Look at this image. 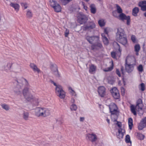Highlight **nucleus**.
<instances>
[{
  "label": "nucleus",
  "mask_w": 146,
  "mask_h": 146,
  "mask_svg": "<svg viewBox=\"0 0 146 146\" xmlns=\"http://www.w3.org/2000/svg\"><path fill=\"white\" fill-rule=\"evenodd\" d=\"M85 38L90 44H92L91 46L92 50H98L103 48V45L98 36L86 35Z\"/></svg>",
  "instance_id": "1"
},
{
  "label": "nucleus",
  "mask_w": 146,
  "mask_h": 146,
  "mask_svg": "<svg viewBox=\"0 0 146 146\" xmlns=\"http://www.w3.org/2000/svg\"><path fill=\"white\" fill-rule=\"evenodd\" d=\"M116 39L117 41L125 46L127 44L128 41L126 34L123 29L119 28L117 29L116 33Z\"/></svg>",
  "instance_id": "2"
},
{
  "label": "nucleus",
  "mask_w": 146,
  "mask_h": 146,
  "mask_svg": "<svg viewBox=\"0 0 146 146\" xmlns=\"http://www.w3.org/2000/svg\"><path fill=\"white\" fill-rule=\"evenodd\" d=\"M35 110V115L37 117H46L50 114L49 110L45 108H36Z\"/></svg>",
  "instance_id": "3"
},
{
  "label": "nucleus",
  "mask_w": 146,
  "mask_h": 146,
  "mask_svg": "<svg viewBox=\"0 0 146 146\" xmlns=\"http://www.w3.org/2000/svg\"><path fill=\"white\" fill-rule=\"evenodd\" d=\"M143 105L142 100L141 99H139L136 102V104L135 106L133 105L130 106L131 111L134 115H136L137 113L135 111L136 108L137 109L138 111L142 110Z\"/></svg>",
  "instance_id": "4"
},
{
  "label": "nucleus",
  "mask_w": 146,
  "mask_h": 146,
  "mask_svg": "<svg viewBox=\"0 0 146 146\" xmlns=\"http://www.w3.org/2000/svg\"><path fill=\"white\" fill-rule=\"evenodd\" d=\"M116 7L117 9V11L118 13H120L119 17L121 20L123 21L124 20H126L127 24V25H130V17L129 16H127L125 14L122 13V10L121 7L118 5H116Z\"/></svg>",
  "instance_id": "5"
},
{
  "label": "nucleus",
  "mask_w": 146,
  "mask_h": 146,
  "mask_svg": "<svg viewBox=\"0 0 146 146\" xmlns=\"http://www.w3.org/2000/svg\"><path fill=\"white\" fill-rule=\"evenodd\" d=\"M53 84L56 87L55 90L56 95L61 99L64 98L65 96V92L63 90L62 86L59 85H57L55 82Z\"/></svg>",
  "instance_id": "6"
},
{
  "label": "nucleus",
  "mask_w": 146,
  "mask_h": 146,
  "mask_svg": "<svg viewBox=\"0 0 146 146\" xmlns=\"http://www.w3.org/2000/svg\"><path fill=\"white\" fill-rule=\"evenodd\" d=\"M23 90V93L25 98L28 101H30L33 99V96L29 93V89L27 87L28 86H25Z\"/></svg>",
  "instance_id": "7"
},
{
  "label": "nucleus",
  "mask_w": 146,
  "mask_h": 146,
  "mask_svg": "<svg viewBox=\"0 0 146 146\" xmlns=\"http://www.w3.org/2000/svg\"><path fill=\"white\" fill-rule=\"evenodd\" d=\"M17 87L21 89L24 86H28L29 84L26 79L21 78L16 80Z\"/></svg>",
  "instance_id": "8"
},
{
  "label": "nucleus",
  "mask_w": 146,
  "mask_h": 146,
  "mask_svg": "<svg viewBox=\"0 0 146 146\" xmlns=\"http://www.w3.org/2000/svg\"><path fill=\"white\" fill-rule=\"evenodd\" d=\"M111 95L115 100H117L119 99L120 96L119 92V91L117 88L114 87L110 91Z\"/></svg>",
  "instance_id": "9"
},
{
  "label": "nucleus",
  "mask_w": 146,
  "mask_h": 146,
  "mask_svg": "<svg viewBox=\"0 0 146 146\" xmlns=\"http://www.w3.org/2000/svg\"><path fill=\"white\" fill-rule=\"evenodd\" d=\"M88 20L86 16L83 14H81L78 18V22L81 24L85 23Z\"/></svg>",
  "instance_id": "10"
},
{
  "label": "nucleus",
  "mask_w": 146,
  "mask_h": 146,
  "mask_svg": "<svg viewBox=\"0 0 146 146\" xmlns=\"http://www.w3.org/2000/svg\"><path fill=\"white\" fill-rule=\"evenodd\" d=\"M86 139L89 140L92 142L95 141L97 139L96 135L94 133L88 134L86 136Z\"/></svg>",
  "instance_id": "11"
},
{
  "label": "nucleus",
  "mask_w": 146,
  "mask_h": 146,
  "mask_svg": "<svg viewBox=\"0 0 146 146\" xmlns=\"http://www.w3.org/2000/svg\"><path fill=\"white\" fill-rule=\"evenodd\" d=\"M125 68L126 71L128 73H130L133 70L134 67L133 64H127V60L126 59L125 64Z\"/></svg>",
  "instance_id": "12"
},
{
  "label": "nucleus",
  "mask_w": 146,
  "mask_h": 146,
  "mask_svg": "<svg viewBox=\"0 0 146 146\" xmlns=\"http://www.w3.org/2000/svg\"><path fill=\"white\" fill-rule=\"evenodd\" d=\"M139 6L141 7V10L143 11H146V1H144L139 2L138 3ZM144 16L146 17V12L144 14Z\"/></svg>",
  "instance_id": "13"
},
{
  "label": "nucleus",
  "mask_w": 146,
  "mask_h": 146,
  "mask_svg": "<svg viewBox=\"0 0 146 146\" xmlns=\"http://www.w3.org/2000/svg\"><path fill=\"white\" fill-rule=\"evenodd\" d=\"M146 126V117L143 118L139 123L138 128L139 130H142Z\"/></svg>",
  "instance_id": "14"
},
{
  "label": "nucleus",
  "mask_w": 146,
  "mask_h": 146,
  "mask_svg": "<svg viewBox=\"0 0 146 146\" xmlns=\"http://www.w3.org/2000/svg\"><path fill=\"white\" fill-rule=\"evenodd\" d=\"M106 88L104 86H100L98 88V92L100 96L104 97L106 94Z\"/></svg>",
  "instance_id": "15"
},
{
  "label": "nucleus",
  "mask_w": 146,
  "mask_h": 146,
  "mask_svg": "<svg viewBox=\"0 0 146 146\" xmlns=\"http://www.w3.org/2000/svg\"><path fill=\"white\" fill-rule=\"evenodd\" d=\"M13 64L17 65V64H15L11 62H9L7 63L3 66V68L4 70L7 71L11 68L12 65Z\"/></svg>",
  "instance_id": "16"
},
{
  "label": "nucleus",
  "mask_w": 146,
  "mask_h": 146,
  "mask_svg": "<svg viewBox=\"0 0 146 146\" xmlns=\"http://www.w3.org/2000/svg\"><path fill=\"white\" fill-rule=\"evenodd\" d=\"M51 70L53 74L56 77H60V74L58 71L57 67L56 65L54 66L53 65H52Z\"/></svg>",
  "instance_id": "17"
},
{
  "label": "nucleus",
  "mask_w": 146,
  "mask_h": 146,
  "mask_svg": "<svg viewBox=\"0 0 146 146\" xmlns=\"http://www.w3.org/2000/svg\"><path fill=\"white\" fill-rule=\"evenodd\" d=\"M123 130L122 128H120L118 129V133H117L116 135L117 137L119 139H120L123 138V132H122ZM124 131V133L125 132V130H123Z\"/></svg>",
  "instance_id": "18"
},
{
  "label": "nucleus",
  "mask_w": 146,
  "mask_h": 146,
  "mask_svg": "<svg viewBox=\"0 0 146 146\" xmlns=\"http://www.w3.org/2000/svg\"><path fill=\"white\" fill-rule=\"evenodd\" d=\"M30 66L33 70L35 72H36L38 73L40 72V70L37 67L36 65L33 63H31L30 64Z\"/></svg>",
  "instance_id": "19"
},
{
  "label": "nucleus",
  "mask_w": 146,
  "mask_h": 146,
  "mask_svg": "<svg viewBox=\"0 0 146 146\" xmlns=\"http://www.w3.org/2000/svg\"><path fill=\"white\" fill-rule=\"evenodd\" d=\"M96 67L94 65L92 64L90 66L89 69V72L91 74H93L95 72Z\"/></svg>",
  "instance_id": "20"
},
{
  "label": "nucleus",
  "mask_w": 146,
  "mask_h": 146,
  "mask_svg": "<svg viewBox=\"0 0 146 146\" xmlns=\"http://www.w3.org/2000/svg\"><path fill=\"white\" fill-rule=\"evenodd\" d=\"M23 118L25 120H27L29 117V113L27 111H23L22 114Z\"/></svg>",
  "instance_id": "21"
},
{
  "label": "nucleus",
  "mask_w": 146,
  "mask_h": 146,
  "mask_svg": "<svg viewBox=\"0 0 146 146\" xmlns=\"http://www.w3.org/2000/svg\"><path fill=\"white\" fill-rule=\"evenodd\" d=\"M139 9L138 7H135L133 9L132 15L135 17L137 16V13L139 12Z\"/></svg>",
  "instance_id": "22"
},
{
  "label": "nucleus",
  "mask_w": 146,
  "mask_h": 146,
  "mask_svg": "<svg viewBox=\"0 0 146 146\" xmlns=\"http://www.w3.org/2000/svg\"><path fill=\"white\" fill-rule=\"evenodd\" d=\"M10 5L11 7L14 8L16 11H19V5L18 4L11 3Z\"/></svg>",
  "instance_id": "23"
},
{
  "label": "nucleus",
  "mask_w": 146,
  "mask_h": 146,
  "mask_svg": "<svg viewBox=\"0 0 146 146\" xmlns=\"http://www.w3.org/2000/svg\"><path fill=\"white\" fill-rule=\"evenodd\" d=\"M54 11L56 12H59L61 11V7L60 6L58 3L54 7Z\"/></svg>",
  "instance_id": "24"
},
{
  "label": "nucleus",
  "mask_w": 146,
  "mask_h": 146,
  "mask_svg": "<svg viewBox=\"0 0 146 146\" xmlns=\"http://www.w3.org/2000/svg\"><path fill=\"white\" fill-rule=\"evenodd\" d=\"M90 7L91 13L93 14H95L96 12L95 5L94 4H92L90 5Z\"/></svg>",
  "instance_id": "25"
},
{
  "label": "nucleus",
  "mask_w": 146,
  "mask_h": 146,
  "mask_svg": "<svg viewBox=\"0 0 146 146\" xmlns=\"http://www.w3.org/2000/svg\"><path fill=\"white\" fill-rule=\"evenodd\" d=\"M133 121L131 118H129L128 119V123L129 129L130 130L132 129V127L133 125Z\"/></svg>",
  "instance_id": "26"
},
{
  "label": "nucleus",
  "mask_w": 146,
  "mask_h": 146,
  "mask_svg": "<svg viewBox=\"0 0 146 146\" xmlns=\"http://www.w3.org/2000/svg\"><path fill=\"white\" fill-rule=\"evenodd\" d=\"M33 14L31 11L29 10H28L27 11L26 13V17L27 18L31 19L33 17Z\"/></svg>",
  "instance_id": "27"
},
{
  "label": "nucleus",
  "mask_w": 146,
  "mask_h": 146,
  "mask_svg": "<svg viewBox=\"0 0 146 146\" xmlns=\"http://www.w3.org/2000/svg\"><path fill=\"white\" fill-rule=\"evenodd\" d=\"M98 23L99 25L101 27L104 26L105 24V23L103 19H101L99 20L98 22Z\"/></svg>",
  "instance_id": "28"
},
{
  "label": "nucleus",
  "mask_w": 146,
  "mask_h": 146,
  "mask_svg": "<svg viewBox=\"0 0 146 146\" xmlns=\"http://www.w3.org/2000/svg\"><path fill=\"white\" fill-rule=\"evenodd\" d=\"M72 0H59L60 2L62 4L64 5H65Z\"/></svg>",
  "instance_id": "29"
},
{
  "label": "nucleus",
  "mask_w": 146,
  "mask_h": 146,
  "mask_svg": "<svg viewBox=\"0 0 146 146\" xmlns=\"http://www.w3.org/2000/svg\"><path fill=\"white\" fill-rule=\"evenodd\" d=\"M137 137L138 139L141 140H142L144 139L145 137L144 135L140 133H137Z\"/></svg>",
  "instance_id": "30"
},
{
  "label": "nucleus",
  "mask_w": 146,
  "mask_h": 146,
  "mask_svg": "<svg viewBox=\"0 0 146 146\" xmlns=\"http://www.w3.org/2000/svg\"><path fill=\"white\" fill-rule=\"evenodd\" d=\"M1 106L2 108L5 110L6 111L9 110L10 109L9 106L7 104H1Z\"/></svg>",
  "instance_id": "31"
},
{
  "label": "nucleus",
  "mask_w": 146,
  "mask_h": 146,
  "mask_svg": "<svg viewBox=\"0 0 146 146\" xmlns=\"http://www.w3.org/2000/svg\"><path fill=\"white\" fill-rule=\"evenodd\" d=\"M57 4L58 3L56 1L52 0L51 1H50V5L51 7H52L53 8H54V7H55Z\"/></svg>",
  "instance_id": "32"
},
{
  "label": "nucleus",
  "mask_w": 146,
  "mask_h": 146,
  "mask_svg": "<svg viewBox=\"0 0 146 146\" xmlns=\"http://www.w3.org/2000/svg\"><path fill=\"white\" fill-rule=\"evenodd\" d=\"M88 26L89 29H94L96 26L95 24L93 22L90 23Z\"/></svg>",
  "instance_id": "33"
},
{
  "label": "nucleus",
  "mask_w": 146,
  "mask_h": 146,
  "mask_svg": "<svg viewBox=\"0 0 146 146\" xmlns=\"http://www.w3.org/2000/svg\"><path fill=\"white\" fill-rule=\"evenodd\" d=\"M135 51V52H139L140 49V47L139 44H137L134 46Z\"/></svg>",
  "instance_id": "34"
},
{
  "label": "nucleus",
  "mask_w": 146,
  "mask_h": 146,
  "mask_svg": "<svg viewBox=\"0 0 146 146\" xmlns=\"http://www.w3.org/2000/svg\"><path fill=\"white\" fill-rule=\"evenodd\" d=\"M125 141L126 143H131V141H130V137L129 135H127L125 136Z\"/></svg>",
  "instance_id": "35"
},
{
  "label": "nucleus",
  "mask_w": 146,
  "mask_h": 146,
  "mask_svg": "<svg viewBox=\"0 0 146 146\" xmlns=\"http://www.w3.org/2000/svg\"><path fill=\"white\" fill-rule=\"evenodd\" d=\"M117 109H115L112 110H110V112L111 115H117L118 113V112L117 110Z\"/></svg>",
  "instance_id": "36"
},
{
  "label": "nucleus",
  "mask_w": 146,
  "mask_h": 146,
  "mask_svg": "<svg viewBox=\"0 0 146 146\" xmlns=\"http://www.w3.org/2000/svg\"><path fill=\"white\" fill-rule=\"evenodd\" d=\"M70 109L72 111H76L77 109V106L75 104H73L70 107Z\"/></svg>",
  "instance_id": "37"
},
{
  "label": "nucleus",
  "mask_w": 146,
  "mask_h": 146,
  "mask_svg": "<svg viewBox=\"0 0 146 146\" xmlns=\"http://www.w3.org/2000/svg\"><path fill=\"white\" fill-rule=\"evenodd\" d=\"M109 109L110 110H112L113 109H117V108L116 104H113L110 106Z\"/></svg>",
  "instance_id": "38"
},
{
  "label": "nucleus",
  "mask_w": 146,
  "mask_h": 146,
  "mask_svg": "<svg viewBox=\"0 0 146 146\" xmlns=\"http://www.w3.org/2000/svg\"><path fill=\"white\" fill-rule=\"evenodd\" d=\"M103 42L104 44L107 45L109 43V41L107 37L102 38Z\"/></svg>",
  "instance_id": "39"
},
{
  "label": "nucleus",
  "mask_w": 146,
  "mask_h": 146,
  "mask_svg": "<svg viewBox=\"0 0 146 146\" xmlns=\"http://www.w3.org/2000/svg\"><path fill=\"white\" fill-rule=\"evenodd\" d=\"M68 89L69 90H70V92L72 96H76V95L75 92L72 89L71 87H69Z\"/></svg>",
  "instance_id": "40"
},
{
  "label": "nucleus",
  "mask_w": 146,
  "mask_h": 146,
  "mask_svg": "<svg viewBox=\"0 0 146 146\" xmlns=\"http://www.w3.org/2000/svg\"><path fill=\"white\" fill-rule=\"evenodd\" d=\"M140 89L142 91H144L145 90V85L144 83H141L140 85Z\"/></svg>",
  "instance_id": "41"
},
{
  "label": "nucleus",
  "mask_w": 146,
  "mask_h": 146,
  "mask_svg": "<svg viewBox=\"0 0 146 146\" xmlns=\"http://www.w3.org/2000/svg\"><path fill=\"white\" fill-rule=\"evenodd\" d=\"M138 71L141 72H142L143 71V67L141 64L139 65L137 67Z\"/></svg>",
  "instance_id": "42"
},
{
  "label": "nucleus",
  "mask_w": 146,
  "mask_h": 146,
  "mask_svg": "<svg viewBox=\"0 0 146 146\" xmlns=\"http://www.w3.org/2000/svg\"><path fill=\"white\" fill-rule=\"evenodd\" d=\"M81 29L84 31H86L87 30H89L88 25H84L82 27Z\"/></svg>",
  "instance_id": "43"
},
{
  "label": "nucleus",
  "mask_w": 146,
  "mask_h": 146,
  "mask_svg": "<svg viewBox=\"0 0 146 146\" xmlns=\"http://www.w3.org/2000/svg\"><path fill=\"white\" fill-rule=\"evenodd\" d=\"M21 5L22 7H24V9H26L27 8L28 6L27 4L25 3H21Z\"/></svg>",
  "instance_id": "44"
},
{
  "label": "nucleus",
  "mask_w": 146,
  "mask_h": 146,
  "mask_svg": "<svg viewBox=\"0 0 146 146\" xmlns=\"http://www.w3.org/2000/svg\"><path fill=\"white\" fill-rule=\"evenodd\" d=\"M56 122L59 124H61L63 123V120L62 119H57Z\"/></svg>",
  "instance_id": "45"
},
{
  "label": "nucleus",
  "mask_w": 146,
  "mask_h": 146,
  "mask_svg": "<svg viewBox=\"0 0 146 146\" xmlns=\"http://www.w3.org/2000/svg\"><path fill=\"white\" fill-rule=\"evenodd\" d=\"M131 40L132 42L135 43L136 42V38L135 35H132L131 36Z\"/></svg>",
  "instance_id": "46"
},
{
  "label": "nucleus",
  "mask_w": 146,
  "mask_h": 146,
  "mask_svg": "<svg viewBox=\"0 0 146 146\" xmlns=\"http://www.w3.org/2000/svg\"><path fill=\"white\" fill-rule=\"evenodd\" d=\"M69 30L67 29H66L65 32L64 33V35L66 37H68V36L69 34Z\"/></svg>",
  "instance_id": "47"
},
{
  "label": "nucleus",
  "mask_w": 146,
  "mask_h": 146,
  "mask_svg": "<svg viewBox=\"0 0 146 146\" xmlns=\"http://www.w3.org/2000/svg\"><path fill=\"white\" fill-rule=\"evenodd\" d=\"M115 73L118 75L119 77H120L121 76V74L120 72L118 69H116Z\"/></svg>",
  "instance_id": "48"
},
{
  "label": "nucleus",
  "mask_w": 146,
  "mask_h": 146,
  "mask_svg": "<svg viewBox=\"0 0 146 146\" xmlns=\"http://www.w3.org/2000/svg\"><path fill=\"white\" fill-rule=\"evenodd\" d=\"M111 56L113 58H116V53L115 52H112L111 53Z\"/></svg>",
  "instance_id": "49"
},
{
  "label": "nucleus",
  "mask_w": 146,
  "mask_h": 146,
  "mask_svg": "<svg viewBox=\"0 0 146 146\" xmlns=\"http://www.w3.org/2000/svg\"><path fill=\"white\" fill-rule=\"evenodd\" d=\"M116 124L119 127V129L121 128V122L117 121V123H116Z\"/></svg>",
  "instance_id": "50"
},
{
  "label": "nucleus",
  "mask_w": 146,
  "mask_h": 146,
  "mask_svg": "<svg viewBox=\"0 0 146 146\" xmlns=\"http://www.w3.org/2000/svg\"><path fill=\"white\" fill-rule=\"evenodd\" d=\"M101 36H102V39L107 37V35L106 34H105V33H102L101 34Z\"/></svg>",
  "instance_id": "51"
},
{
  "label": "nucleus",
  "mask_w": 146,
  "mask_h": 146,
  "mask_svg": "<svg viewBox=\"0 0 146 146\" xmlns=\"http://www.w3.org/2000/svg\"><path fill=\"white\" fill-rule=\"evenodd\" d=\"M103 144L102 143H96V146H103Z\"/></svg>",
  "instance_id": "52"
},
{
  "label": "nucleus",
  "mask_w": 146,
  "mask_h": 146,
  "mask_svg": "<svg viewBox=\"0 0 146 146\" xmlns=\"http://www.w3.org/2000/svg\"><path fill=\"white\" fill-rule=\"evenodd\" d=\"M14 92L15 93L18 95H19L21 93V91L19 90L18 91H15Z\"/></svg>",
  "instance_id": "53"
},
{
  "label": "nucleus",
  "mask_w": 146,
  "mask_h": 146,
  "mask_svg": "<svg viewBox=\"0 0 146 146\" xmlns=\"http://www.w3.org/2000/svg\"><path fill=\"white\" fill-rule=\"evenodd\" d=\"M121 94L122 95H124L125 92H124V88H121Z\"/></svg>",
  "instance_id": "54"
},
{
  "label": "nucleus",
  "mask_w": 146,
  "mask_h": 146,
  "mask_svg": "<svg viewBox=\"0 0 146 146\" xmlns=\"http://www.w3.org/2000/svg\"><path fill=\"white\" fill-rule=\"evenodd\" d=\"M104 33H105V34H106L107 35H108V32L107 31L106 29H104Z\"/></svg>",
  "instance_id": "55"
},
{
  "label": "nucleus",
  "mask_w": 146,
  "mask_h": 146,
  "mask_svg": "<svg viewBox=\"0 0 146 146\" xmlns=\"http://www.w3.org/2000/svg\"><path fill=\"white\" fill-rule=\"evenodd\" d=\"M113 68L112 67L109 68H108V70H105V71H106V72H107V71H110L112 70Z\"/></svg>",
  "instance_id": "56"
},
{
  "label": "nucleus",
  "mask_w": 146,
  "mask_h": 146,
  "mask_svg": "<svg viewBox=\"0 0 146 146\" xmlns=\"http://www.w3.org/2000/svg\"><path fill=\"white\" fill-rule=\"evenodd\" d=\"M121 71L122 73L123 74V70H124L123 67L122 66H121Z\"/></svg>",
  "instance_id": "57"
},
{
  "label": "nucleus",
  "mask_w": 146,
  "mask_h": 146,
  "mask_svg": "<svg viewBox=\"0 0 146 146\" xmlns=\"http://www.w3.org/2000/svg\"><path fill=\"white\" fill-rule=\"evenodd\" d=\"M75 102L74 99L73 98H72L71 99V102L73 104Z\"/></svg>",
  "instance_id": "58"
},
{
  "label": "nucleus",
  "mask_w": 146,
  "mask_h": 146,
  "mask_svg": "<svg viewBox=\"0 0 146 146\" xmlns=\"http://www.w3.org/2000/svg\"><path fill=\"white\" fill-rule=\"evenodd\" d=\"M84 119V118L83 117H81L80 118V121H83Z\"/></svg>",
  "instance_id": "59"
},
{
  "label": "nucleus",
  "mask_w": 146,
  "mask_h": 146,
  "mask_svg": "<svg viewBox=\"0 0 146 146\" xmlns=\"http://www.w3.org/2000/svg\"><path fill=\"white\" fill-rule=\"evenodd\" d=\"M117 45H118V47H119V51H120V52H121V50H120V46L117 43Z\"/></svg>",
  "instance_id": "60"
},
{
  "label": "nucleus",
  "mask_w": 146,
  "mask_h": 146,
  "mask_svg": "<svg viewBox=\"0 0 146 146\" xmlns=\"http://www.w3.org/2000/svg\"><path fill=\"white\" fill-rule=\"evenodd\" d=\"M106 121H107V122L109 124H110V120L109 119H106Z\"/></svg>",
  "instance_id": "61"
},
{
  "label": "nucleus",
  "mask_w": 146,
  "mask_h": 146,
  "mask_svg": "<svg viewBox=\"0 0 146 146\" xmlns=\"http://www.w3.org/2000/svg\"><path fill=\"white\" fill-rule=\"evenodd\" d=\"M136 55H137V56H138V55H139V52H136Z\"/></svg>",
  "instance_id": "62"
},
{
  "label": "nucleus",
  "mask_w": 146,
  "mask_h": 146,
  "mask_svg": "<svg viewBox=\"0 0 146 146\" xmlns=\"http://www.w3.org/2000/svg\"><path fill=\"white\" fill-rule=\"evenodd\" d=\"M114 122H117V121H117V119H114Z\"/></svg>",
  "instance_id": "63"
},
{
  "label": "nucleus",
  "mask_w": 146,
  "mask_h": 146,
  "mask_svg": "<svg viewBox=\"0 0 146 146\" xmlns=\"http://www.w3.org/2000/svg\"><path fill=\"white\" fill-rule=\"evenodd\" d=\"M54 82L53 81L51 80V83L53 84V83Z\"/></svg>",
  "instance_id": "64"
}]
</instances>
